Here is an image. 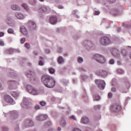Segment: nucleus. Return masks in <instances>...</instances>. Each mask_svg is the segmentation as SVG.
I'll return each mask as SVG.
<instances>
[{
  "mask_svg": "<svg viewBox=\"0 0 131 131\" xmlns=\"http://www.w3.org/2000/svg\"><path fill=\"white\" fill-rule=\"evenodd\" d=\"M93 58L100 64H105L106 62V57L100 54H94Z\"/></svg>",
  "mask_w": 131,
  "mask_h": 131,
  "instance_id": "nucleus-1",
  "label": "nucleus"
},
{
  "mask_svg": "<svg viewBox=\"0 0 131 131\" xmlns=\"http://www.w3.org/2000/svg\"><path fill=\"white\" fill-rule=\"evenodd\" d=\"M8 89L9 91H12V90H16L19 85V82L13 80H9L8 82Z\"/></svg>",
  "mask_w": 131,
  "mask_h": 131,
  "instance_id": "nucleus-2",
  "label": "nucleus"
},
{
  "mask_svg": "<svg viewBox=\"0 0 131 131\" xmlns=\"http://www.w3.org/2000/svg\"><path fill=\"white\" fill-rule=\"evenodd\" d=\"M82 43L87 51H93L95 49V44L91 41H85Z\"/></svg>",
  "mask_w": 131,
  "mask_h": 131,
  "instance_id": "nucleus-3",
  "label": "nucleus"
},
{
  "mask_svg": "<svg viewBox=\"0 0 131 131\" xmlns=\"http://www.w3.org/2000/svg\"><path fill=\"white\" fill-rule=\"evenodd\" d=\"M99 42L101 46H109L111 43V40L108 37L102 36L99 39Z\"/></svg>",
  "mask_w": 131,
  "mask_h": 131,
  "instance_id": "nucleus-4",
  "label": "nucleus"
},
{
  "mask_svg": "<svg viewBox=\"0 0 131 131\" xmlns=\"http://www.w3.org/2000/svg\"><path fill=\"white\" fill-rule=\"evenodd\" d=\"M27 25L28 26V28L29 30H30L31 31H32L33 30H36V29L37 28V26H36V23L35 22L29 20L27 23Z\"/></svg>",
  "mask_w": 131,
  "mask_h": 131,
  "instance_id": "nucleus-5",
  "label": "nucleus"
},
{
  "mask_svg": "<svg viewBox=\"0 0 131 131\" xmlns=\"http://www.w3.org/2000/svg\"><path fill=\"white\" fill-rule=\"evenodd\" d=\"M26 90L28 93L35 96L38 94V91L35 88H32L30 85H27L26 86Z\"/></svg>",
  "mask_w": 131,
  "mask_h": 131,
  "instance_id": "nucleus-6",
  "label": "nucleus"
},
{
  "mask_svg": "<svg viewBox=\"0 0 131 131\" xmlns=\"http://www.w3.org/2000/svg\"><path fill=\"white\" fill-rule=\"evenodd\" d=\"M95 83L98 85V88L100 89V90H104V89H105V86L106 85L105 81L100 79L96 80Z\"/></svg>",
  "mask_w": 131,
  "mask_h": 131,
  "instance_id": "nucleus-7",
  "label": "nucleus"
},
{
  "mask_svg": "<svg viewBox=\"0 0 131 131\" xmlns=\"http://www.w3.org/2000/svg\"><path fill=\"white\" fill-rule=\"evenodd\" d=\"M55 83L56 80H55V79L51 77L50 80H49L48 82L45 86L49 89H52V88H54L55 86Z\"/></svg>",
  "mask_w": 131,
  "mask_h": 131,
  "instance_id": "nucleus-8",
  "label": "nucleus"
},
{
  "mask_svg": "<svg viewBox=\"0 0 131 131\" xmlns=\"http://www.w3.org/2000/svg\"><path fill=\"white\" fill-rule=\"evenodd\" d=\"M95 74L96 75H98L99 76H101L102 77H106L108 74L109 73L107 72V71L103 70H97Z\"/></svg>",
  "mask_w": 131,
  "mask_h": 131,
  "instance_id": "nucleus-9",
  "label": "nucleus"
},
{
  "mask_svg": "<svg viewBox=\"0 0 131 131\" xmlns=\"http://www.w3.org/2000/svg\"><path fill=\"white\" fill-rule=\"evenodd\" d=\"M4 100L6 101V102H7V103L11 104V105H14V104H16V102L14 99H13V98H12V97L9 95H6L4 96Z\"/></svg>",
  "mask_w": 131,
  "mask_h": 131,
  "instance_id": "nucleus-10",
  "label": "nucleus"
},
{
  "mask_svg": "<svg viewBox=\"0 0 131 131\" xmlns=\"http://www.w3.org/2000/svg\"><path fill=\"white\" fill-rule=\"evenodd\" d=\"M51 77L49 75H45L41 77V80L44 85H45L47 83L49 82V81H50Z\"/></svg>",
  "mask_w": 131,
  "mask_h": 131,
  "instance_id": "nucleus-11",
  "label": "nucleus"
},
{
  "mask_svg": "<svg viewBox=\"0 0 131 131\" xmlns=\"http://www.w3.org/2000/svg\"><path fill=\"white\" fill-rule=\"evenodd\" d=\"M110 51L111 52L112 54L116 58H119L120 54H119V51L116 48H111Z\"/></svg>",
  "mask_w": 131,
  "mask_h": 131,
  "instance_id": "nucleus-12",
  "label": "nucleus"
},
{
  "mask_svg": "<svg viewBox=\"0 0 131 131\" xmlns=\"http://www.w3.org/2000/svg\"><path fill=\"white\" fill-rule=\"evenodd\" d=\"M121 109V106L117 104H114L111 106V111L112 112H118Z\"/></svg>",
  "mask_w": 131,
  "mask_h": 131,
  "instance_id": "nucleus-13",
  "label": "nucleus"
},
{
  "mask_svg": "<svg viewBox=\"0 0 131 131\" xmlns=\"http://www.w3.org/2000/svg\"><path fill=\"white\" fill-rule=\"evenodd\" d=\"M14 15L18 20H24L25 19V15L21 12H15Z\"/></svg>",
  "mask_w": 131,
  "mask_h": 131,
  "instance_id": "nucleus-14",
  "label": "nucleus"
},
{
  "mask_svg": "<svg viewBox=\"0 0 131 131\" xmlns=\"http://www.w3.org/2000/svg\"><path fill=\"white\" fill-rule=\"evenodd\" d=\"M58 22V18L56 15L51 16L50 18V23L52 25H55V24H57Z\"/></svg>",
  "mask_w": 131,
  "mask_h": 131,
  "instance_id": "nucleus-15",
  "label": "nucleus"
},
{
  "mask_svg": "<svg viewBox=\"0 0 131 131\" xmlns=\"http://www.w3.org/2000/svg\"><path fill=\"white\" fill-rule=\"evenodd\" d=\"M36 119L38 121H42L48 119V115L41 114L37 116Z\"/></svg>",
  "mask_w": 131,
  "mask_h": 131,
  "instance_id": "nucleus-16",
  "label": "nucleus"
},
{
  "mask_svg": "<svg viewBox=\"0 0 131 131\" xmlns=\"http://www.w3.org/2000/svg\"><path fill=\"white\" fill-rule=\"evenodd\" d=\"M20 31L24 35H27V34H28V31H27V29L24 26H20Z\"/></svg>",
  "mask_w": 131,
  "mask_h": 131,
  "instance_id": "nucleus-17",
  "label": "nucleus"
},
{
  "mask_svg": "<svg viewBox=\"0 0 131 131\" xmlns=\"http://www.w3.org/2000/svg\"><path fill=\"white\" fill-rule=\"evenodd\" d=\"M57 63L59 65H62L65 63V59L62 56H59L57 59Z\"/></svg>",
  "mask_w": 131,
  "mask_h": 131,
  "instance_id": "nucleus-18",
  "label": "nucleus"
},
{
  "mask_svg": "<svg viewBox=\"0 0 131 131\" xmlns=\"http://www.w3.org/2000/svg\"><path fill=\"white\" fill-rule=\"evenodd\" d=\"M10 8L13 11H20L21 10V8L20 7V6L16 4L11 5Z\"/></svg>",
  "mask_w": 131,
  "mask_h": 131,
  "instance_id": "nucleus-19",
  "label": "nucleus"
},
{
  "mask_svg": "<svg viewBox=\"0 0 131 131\" xmlns=\"http://www.w3.org/2000/svg\"><path fill=\"white\" fill-rule=\"evenodd\" d=\"M8 76L9 77H11V78H16L17 77V74L14 71H11L8 73Z\"/></svg>",
  "mask_w": 131,
  "mask_h": 131,
  "instance_id": "nucleus-20",
  "label": "nucleus"
},
{
  "mask_svg": "<svg viewBox=\"0 0 131 131\" xmlns=\"http://www.w3.org/2000/svg\"><path fill=\"white\" fill-rule=\"evenodd\" d=\"M10 115L12 117H13L14 119H15L16 118H17L19 115V114L17 113V111H13L11 112Z\"/></svg>",
  "mask_w": 131,
  "mask_h": 131,
  "instance_id": "nucleus-21",
  "label": "nucleus"
},
{
  "mask_svg": "<svg viewBox=\"0 0 131 131\" xmlns=\"http://www.w3.org/2000/svg\"><path fill=\"white\" fill-rule=\"evenodd\" d=\"M89 121V118L86 117H83L81 119V122H82V123H83V124H88Z\"/></svg>",
  "mask_w": 131,
  "mask_h": 131,
  "instance_id": "nucleus-22",
  "label": "nucleus"
},
{
  "mask_svg": "<svg viewBox=\"0 0 131 131\" xmlns=\"http://www.w3.org/2000/svg\"><path fill=\"white\" fill-rule=\"evenodd\" d=\"M25 124L27 125L26 126V127H28L29 126H32L33 125V121L31 120H28L26 122Z\"/></svg>",
  "mask_w": 131,
  "mask_h": 131,
  "instance_id": "nucleus-23",
  "label": "nucleus"
},
{
  "mask_svg": "<svg viewBox=\"0 0 131 131\" xmlns=\"http://www.w3.org/2000/svg\"><path fill=\"white\" fill-rule=\"evenodd\" d=\"M49 9L50 8L47 6H42L40 8V11L42 12V13H46V12H48Z\"/></svg>",
  "mask_w": 131,
  "mask_h": 131,
  "instance_id": "nucleus-24",
  "label": "nucleus"
},
{
  "mask_svg": "<svg viewBox=\"0 0 131 131\" xmlns=\"http://www.w3.org/2000/svg\"><path fill=\"white\" fill-rule=\"evenodd\" d=\"M23 103L25 106H28L29 105V99L26 97L24 98Z\"/></svg>",
  "mask_w": 131,
  "mask_h": 131,
  "instance_id": "nucleus-25",
  "label": "nucleus"
},
{
  "mask_svg": "<svg viewBox=\"0 0 131 131\" xmlns=\"http://www.w3.org/2000/svg\"><path fill=\"white\" fill-rule=\"evenodd\" d=\"M5 53H6V54H13L14 52H15V49L10 48V49L5 50Z\"/></svg>",
  "mask_w": 131,
  "mask_h": 131,
  "instance_id": "nucleus-26",
  "label": "nucleus"
},
{
  "mask_svg": "<svg viewBox=\"0 0 131 131\" xmlns=\"http://www.w3.org/2000/svg\"><path fill=\"white\" fill-rule=\"evenodd\" d=\"M12 20V17L11 16H10V15H8L6 17V18L5 19V23H7V24L11 22Z\"/></svg>",
  "mask_w": 131,
  "mask_h": 131,
  "instance_id": "nucleus-27",
  "label": "nucleus"
},
{
  "mask_svg": "<svg viewBox=\"0 0 131 131\" xmlns=\"http://www.w3.org/2000/svg\"><path fill=\"white\" fill-rule=\"evenodd\" d=\"M22 8H24L25 10L27 11V12H29V7H28V5L26 3H23L21 4Z\"/></svg>",
  "mask_w": 131,
  "mask_h": 131,
  "instance_id": "nucleus-28",
  "label": "nucleus"
},
{
  "mask_svg": "<svg viewBox=\"0 0 131 131\" xmlns=\"http://www.w3.org/2000/svg\"><path fill=\"white\" fill-rule=\"evenodd\" d=\"M10 94L14 98H18V97H19V93L17 92H12L10 93Z\"/></svg>",
  "mask_w": 131,
  "mask_h": 131,
  "instance_id": "nucleus-29",
  "label": "nucleus"
},
{
  "mask_svg": "<svg viewBox=\"0 0 131 131\" xmlns=\"http://www.w3.org/2000/svg\"><path fill=\"white\" fill-rule=\"evenodd\" d=\"M33 74H34V73L33 72L29 71L26 72V76L27 77H31V76H32Z\"/></svg>",
  "mask_w": 131,
  "mask_h": 131,
  "instance_id": "nucleus-30",
  "label": "nucleus"
},
{
  "mask_svg": "<svg viewBox=\"0 0 131 131\" xmlns=\"http://www.w3.org/2000/svg\"><path fill=\"white\" fill-rule=\"evenodd\" d=\"M62 83H63V84H64V85H67V84H68V83H69V81H68V80H66L65 79H62L61 80Z\"/></svg>",
  "mask_w": 131,
  "mask_h": 131,
  "instance_id": "nucleus-31",
  "label": "nucleus"
},
{
  "mask_svg": "<svg viewBox=\"0 0 131 131\" xmlns=\"http://www.w3.org/2000/svg\"><path fill=\"white\" fill-rule=\"evenodd\" d=\"M113 14L115 16H118L119 15V11L118 9H116L113 11Z\"/></svg>",
  "mask_w": 131,
  "mask_h": 131,
  "instance_id": "nucleus-32",
  "label": "nucleus"
},
{
  "mask_svg": "<svg viewBox=\"0 0 131 131\" xmlns=\"http://www.w3.org/2000/svg\"><path fill=\"white\" fill-rule=\"evenodd\" d=\"M93 99L94 101H99V100L101 99V97H100V96L96 94L93 96Z\"/></svg>",
  "mask_w": 131,
  "mask_h": 131,
  "instance_id": "nucleus-33",
  "label": "nucleus"
},
{
  "mask_svg": "<svg viewBox=\"0 0 131 131\" xmlns=\"http://www.w3.org/2000/svg\"><path fill=\"white\" fill-rule=\"evenodd\" d=\"M8 33H9V34H15V32L14 31V30L12 28H9L7 30Z\"/></svg>",
  "mask_w": 131,
  "mask_h": 131,
  "instance_id": "nucleus-34",
  "label": "nucleus"
},
{
  "mask_svg": "<svg viewBox=\"0 0 131 131\" xmlns=\"http://www.w3.org/2000/svg\"><path fill=\"white\" fill-rule=\"evenodd\" d=\"M116 71L118 74H123V73H124V71H123L121 69H118Z\"/></svg>",
  "mask_w": 131,
  "mask_h": 131,
  "instance_id": "nucleus-35",
  "label": "nucleus"
},
{
  "mask_svg": "<svg viewBox=\"0 0 131 131\" xmlns=\"http://www.w3.org/2000/svg\"><path fill=\"white\" fill-rule=\"evenodd\" d=\"M121 54H122L124 57H126V55H127V53L126 52V51L124 49H123L121 50Z\"/></svg>",
  "mask_w": 131,
  "mask_h": 131,
  "instance_id": "nucleus-36",
  "label": "nucleus"
},
{
  "mask_svg": "<svg viewBox=\"0 0 131 131\" xmlns=\"http://www.w3.org/2000/svg\"><path fill=\"white\" fill-rule=\"evenodd\" d=\"M29 3L32 6H34L36 4V0H29Z\"/></svg>",
  "mask_w": 131,
  "mask_h": 131,
  "instance_id": "nucleus-37",
  "label": "nucleus"
},
{
  "mask_svg": "<svg viewBox=\"0 0 131 131\" xmlns=\"http://www.w3.org/2000/svg\"><path fill=\"white\" fill-rule=\"evenodd\" d=\"M77 62L81 63L82 62H83V58L81 57H79L77 59Z\"/></svg>",
  "mask_w": 131,
  "mask_h": 131,
  "instance_id": "nucleus-38",
  "label": "nucleus"
},
{
  "mask_svg": "<svg viewBox=\"0 0 131 131\" xmlns=\"http://www.w3.org/2000/svg\"><path fill=\"white\" fill-rule=\"evenodd\" d=\"M49 72L51 74H54L55 73V70L52 68H50L49 69Z\"/></svg>",
  "mask_w": 131,
  "mask_h": 131,
  "instance_id": "nucleus-39",
  "label": "nucleus"
},
{
  "mask_svg": "<svg viewBox=\"0 0 131 131\" xmlns=\"http://www.w3.org/2000/svg\"><path fill=\"white\" fill-rule=\"evenodd\" d=\"M7 24L9 26H10L11 27H15V23H10V22H9V23H8Z\"/></svg>",
  "mask_w": 131,
  "mask_h": 131,
  "instance_id": "nucleus-40",
  "label": "nucleus"
},
{
  "mask_svg": "<svg viewBox=\"0 0 131 131\" xmlns=\"http://www.w3.org/2000/svg\"><path fill=\"white\" fill-rule=\"evenodd\" d=\"M63 51V49L61 47H58L57 49V52L59 54H61L62 53V51Z\"/></svg>",
  "mask_w": 131,
  "mask_h": 131,
  "instance_id": "nucleus-41",
  "label": "nucleus"
},
{
  "mask_svg": "<svg viewBox=\"0 0 131 131\" xmlns=\"http://www.w3.org/2000/svg\"><path fill=\"white\" fill-rule=\"evenodd\" d=\"M109 63L111 64V65H113L115 63V60H114V59H112L110 60L109 61Z\"/></svg>",
  "mask_w": 131,
  "mask_h": 131,
  "instance_id": "nucleus-42",
  "label": "nucleus"
},
{
  "mask_svg": "<svg viewBox=\"0 0 131 131\" xmlns=\"http://www.w3.org/2000/svg\"><path fill=\"white\" fill-rule=\"evenodd\" d=\"M0 46L1 47H5V42L3 39L0 40Z\"/></svg>",
  "mask_w": 131,
  "mask_h": 131,
  "instance_id": "nucleus-43",
  "label": "nucleus"
},
{
  "mask_svg": "<svg viewBox=\"0 0 131 131\" xmlns=\"http://www.w3.org/2000/svg\"><path fill=\"white\" fill-rule=\"evenodd\" d=\"M25 47L27 49V50H29V49H30V45L28 43H26L25 44Z\"/></svg>",
  "mask_w": 131,
  "mask_h": 131,
  "instance_id": "nucleus-44",
  "label": "nucleus"
},
{
  "mask_svg": "<svg viewBox=\"0 0 131 131\" xmlns=\"http://www.w3.org/2000/svg\"><path fill=\"white\" fill-rule=\"evenodd\" d=\"M61 125L62 126H65L66 125V122L65 121V120L64 119H62L61 120Z\"/></svg>",
  "mask_w": 131,
  "mask_h": 131,
  "instance_id": "nucleus-45",
  "label": "nucleus"
},
{
  "mask_svg": "<svg viewBox=\"0 0 131 131\" xmlns=\"http://www.w3.org/2000/svg\"><path fill=\"white\" fill-rule=\"evenodd\" d=\"M40 105H41V106H46V102L45 101H40L39 103Z\"/></svg>",
  "mask_w": 131,
  "mask_h": 131,
  "instance_id": "nucleus-46",
  "label": "nucleus"
},
{
  "mask_svg": "<svg viewBox=\"0 0 131 131\" xmlns=\"http://www.w3.org/2000/svg\"><path fill=\"white\" fill-rule=\"evenodd\" d=\"M26 39L25 38L23 37L20 39V43L23 44L25 42Z\"/></svg>",
  "mask_w": 131,
  "mask_h": 131,
  "instance_id": "nucleus-47",
  "label": "nucleus"
},
{
  "mask_svg": "<svg viewBox=\"0 0 131 131\" xmlns=\"http://www.w3.org/2000/svg\"><path fill=\"white\" fill-rule=\"evenodd\" d=\"M101 108V105H95L94 109L95 110H98V109H100Z\"/></svg>",
  "mask_w": 131,
  "mask_h": 131,
  "instance_id": "nucleus-48",
  "label": "nucleus"
},
{
  "mask_svg": "<svg viewBox=\"0 0 131 131\" xmlns=\"http://www.w3.org/2000/svg\"><path fill=\"white\" fill-rule=\"evenodd\" d=\"M70 119H72V120H76V117L75 116H71L70 117Z\"/></svg>",
  "mask_w": 131,
  "mask_h": 131,
  "instance_id": "nucleus-49",
  "label": "nucleus"
},
{
  "mask_svg": "<svg viewBox=\"0 0 131 131\" xmlns=\"http://www.w3.org/2000/svg\"><path fill=\"white\" fill-rule=\"evenodd\" d=\"M35 109H36V110H39V109H40V106L39 105H36L35 106Z\"/></svg>",
  "mask_w": 131,
  "mask_h": 131,
  "instance_id": "nucleus-50",
  "label": "nucleus"
},
{
  "mask_svg": "<svg viewBox=\"0 0 131 131\" xmlns=\"http://www.w3.org/2000/svg\"><path fill=\"white\" fill-rule=\"evenodd\" d=\"M88 79V76H81V79H82V80H85V79Z\"/></svg>",
  "mask_w": 131,
  "mask_h": 131,
  "instance_id": "nucleus-51",
  "label": "nucleus"
},
{
  "mask_svg": "<svg viewBox=\"0 0 131 131\" xmlns=\"http://www.w3.org/2000/svg\"><path fill=\"white\" fill-rule=\"evenodd\" d=\"M38 64L39 65V66H43V61H42V60H40L39 61Z\"/></svg>",
  "mask_w": 131,
  "mask_h": 131,
  "instance_id": "nucleus-52",
  "label": "nucleus"
},
{
  "mask_svg": "<svg viewBox=\"0 0 131 131\" xmlns=\"http://www.w3.org/2000/svg\"><path fill=\"white\" fill-rule=\"evenodd\" d=\"M2 129L3 131H8L9 129H8V127H2Z\"/></svg>",
  "mask_w": 131,
  "mask_h": 131,
  "instance_id": "nucleus-53",
  "label": "nucleus"
},
{
  "mask_svg": "<svg viewBox=\"0 0 131 131\" xmlns=\"http://www.w3.org/2000/svg\"><path fill=\"white\" fill-rule=\"evenodd\" d=\"M116 0H107L108 3L110 4H113V3H115Z\"/></svg>",
  "mask_w": 131,
  "mask_h": 131,
  "instance_id": "nucleus-54",
  "label": "nucleus"
},
{
  "mask_svg": "<svg viewBox=\"0 0 131 131\" xmlns=\"http://www.w3.org/2000/svg\"><path fill=\"white\" fill-rule=\"evenodd\" d=\"M73 131H82L81 129L78 128H75L73 129Z\"/></svg>",
  "mask_w": 131,
  "mask_h": 131,
  "instance_id": "nucleus-55",
  "label": "nucleus"
},
{
  "mask_svg": "<svg viewBox=\"0 0 131 131\" xmlns=\"http://www.w3.org/2000/svg\"><path fill=\"white\" fill-rule=\"evenodd\" d=\"M5 35V33L3 32H0V37H3Z\"/></svg>",
  "mask_w": 131,
  "mask_h": 131,
  "instance_id": "nucleus-56",
  "label": "nucleus"
},
{
  "mask_svg": "<svg viewBox=\"0 0 131 131\" xmlns=\"http://www.w3.org/2000/svg\"><path fill=\"white\" fill-rule=\"evenodd\" d=\"M95 15H99L100 14V11H95L94 12Z\"/></svg>",
  "mask_w": 131,
  "mask_h": 131,
  "instance_id": "nucleus-57",
  "label": "nucleus"
},
{
  "mask_svg": "<svg viewBox=\"0 0 131 131\" xmlns=\"http://www.w3.org/2000/svg\"><path fill=\"white\" fill-rule=\"evenodd\" d=\"M76 13H78V10H75L72 11V14H76Z\"/></svg>",
  "mask_w": 131,
  "mask_h": 131,
  "instance_id": "nucleus-58",
  "label": "nucleus"
},
{
  "mask_svg": "<svg viewBox=\"0 0 131 131\" xmlns=\"http://www.w3.org/2000/svg\"><path fill=\"white\" fill-rule=\"evenodd\" d=\"M45 52L47 54H50L51 51H50V49H46Z\"/></svg>",
  "mask_w": 131,
  "mask_h": 131,
  "instance_id": "nucleus-59",
  "label": "nucleus"
},
{
  "mask_svg": "<svg viewBox=\"0 0 131 131\" xmlns=\"http://www.w3.org/2000/svg\"><path fill=\"white\" fill-rule=\"evenodd\" d=\"M57 8L58 9H64V7H63V6H62V5H58L57 6Z\"/></svg>",
  "mask_w": 131,
  "mask_h": 131,
  "instance_id": "nucleus-60",
  "label": "nucleus"
},
{
  "mask_svg": "<svg viewBox=\"0 0 131 131\" xmlns=\"http://www.w3.org/2000/svg\"><path fill=\"white\" fill-rule=\"evenodd\" d=\"M14 52H17V53H21V51H20V50L19 49H14Z\"/></svg>",
  "mask_w": 131,
  "mask_h": 131,
  "instance_id": "nucleus-61",
  "label": "nucleus"
},
{
  "mask_svg": "<svg viewBox=\"0 0 131 131\" xmlns=\"http://www.w3.org/2000/svg\"><path fill=\"white\" fill-rule=\"evenodd\" d=\"M51 101L52 102H55V101H56V98L55 97H52L51 99Z\"/></svg>",
  "mask_w": 131,
  "mask_h": 131,
  "instance_id": "nucleus-62",
  "label": "nucleus"
},
{
  "mask_svg": "<svg viewBox=\"0 0 131 131\" xmlns=\"http://www.w3.org/2000/svg\"><path fill=\"white\" fill-rule=\"evenodd\" d=\"M79 70H80V71L85 72V69H83V68H80L79 69Z\"/></svg>",
  "mask_w": 131,
  "mask_h": 131,
  "instance_id": "nucleus-63",
  "label": "nucleus"
},
{
  "mask_svg": "<svg viewBox=\"0 0 131 131\" xmlns=\"http://www.w3.org/2000/svg\"><path fill=\"white\" fill-rule=\"evenodd\" d=\"M108 97L111 98L113 96V94L111 93H109L108 94Z\"/></svg>",
  "mask_w": 131,
  "mask_h": 131,
  "instance_id": "nucleus-64",
  "label": "nucleus"
}]
</instances>
